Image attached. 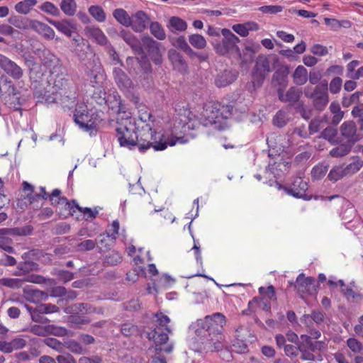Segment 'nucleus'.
I'll list each match as a JSON object with an SVG mask.
<instances>
[{
    "label": "nucleus",
    "instance_id": "f257e3e1",
    "mask_svg": "<svg viewBox=\"0 0 363 363\" xmlns=\"http://www.w3.org/2000/svg\"><path fill=\"white\" fill-rule=\"evenodd\" d=\"M178 134L175 125L170 131L163 133L152 119V114L143 110L139 111L137 119L130 121L128 125H121L116 129V138L121 147L129 150L138 147L140 152L151 147L157 151L163 150L168 145L184 144L189 141L186 136Z\"/></svg>",
    "mask_w": 363,
    "mask_h": 363
},
{
    "label": "nucleus",
    "instance_id": "f03ea898",
    "mask_svg": "<svg viewBox=\"0 0 363 363\" xmlns=\"http://www.w3.org/2000/svg\"><path fill=\"white\" fill-rule=\"evenodd\" d=\"M247 108L245 106L233 107L232 105H222L218 102L206 105L201 113L200 123L204 126L213 125L218 130H224L228 127V120L233 117L240 121L247 116Z\"/></svg>",
    "mask_w": 363,
    "mask_h": 363
},
{
    "label": "nucleus",
    "instance_id": "7ed1b4c3",
    "mask_svg": "<svg viewBox=\"0 0 363 363\" xmlns=\"http://www.w3.org/2000/svg\"><path fill=\"white\" fill-rule=\"evenodd\" d=\"M225 322V315L220 313H215L197 320L196 334L199 341L205 344L204 349L218 351L223 347L224 339L218 328H223Z\"/></svg>",
    "mask_w": 363,
    "mask_h": 363
},
{
    "label": "nucleus",
    "instance_id": "20e7f679",
    "mask_svg": "<svg viewBox=\"0 0 363 363\" xmlns=\"http://www.w3.org/2000/svg\"><path fill=\"white\" fill-rule=\"evenodd\" d=\"M223 35L221 40L214 39L211 44L216 52L219 55H226L235 52L245 63L252 60L255 51L250 46H245L243 53L238 46L240 39L228 28L220 29Z\"/></svg>",
    "mask_w": 363,
    "mask_h": 363
},
{
    "label": "nucleus",
    "instance_id": "39448f33",
    "mask_svg": "<svg viewBox=\"0 0 363 363\" xmlns=\"http://www.w3.org/2000/svg\"><path fill=\"white\" fill-rule=\"evenodd\" d=\"M154 317L156 320L153 323L152 329L147 333V338L155 342L156 350L170 353L173 350L172 345L162 347L167 342L169 334L171 333V329L168 326L170 318L162 313H156Z\"/></svg>",
    "mask_w": 363,
    "mask_h": 363
},
{
    "label": "nucleus",
    "instance_id": "423d86ee",
    "mask_svg": "<svg viewBox=\"0 0 363 363\" xmlns=\"http://www.w3.org/2000/svg\"><path fill=\"white\" fill-rule=\"evenodd\" d=\"M303 93L306 98L312 100L313 107L318 111H323L329 102L328 85L326 81L320 82L315 87L306 86Z\"/></svg>",
    "mask_w": 363,
    "mask_h": 363
},
{
    "label": "nucleus",
    "instance_id": "0eeeda50",
    "mask_svg": "<svg viewBox=\"0 0 363 363\" xmlns=\"http://www.w3.org/2000/svg\"><path fill=\"white\" fill-rule=\"evenodd\" d=\"M272 71V67L270 60L264 55H259L252 72V83L254 86H261L266 75Z\"/></svg>",
    "mask_w": 363,
    "mask_h": 363
},
{
    "label": "nucleus",
    "instance_id": "6e6552de",
    "mask_svg": "<svg viewBox=\"0 0 363 363\" xmlns=\"http://www.w3.org/2000/svg\"><path fill=\"white\" fill-rule=\"evenodd\" d=\"M341 135L353 145L363 138V133L357 130V125L353 121H345L340 128Z\"/></svg>",
    "mask_w": 363,
    "mask_h": 363
},
{
    "label": "nucleus",
    "instance_id": "1a4fd4ad",
    "mask_svg": "<svg viewBox=\"0 0 363 363\" xmlns=\"http://www.w3.org/2000/svg\"><path fill=\"white\" fill-rule=\"evenodd\" d=\"M74 120L81 128L84 129L86 131L91 130L96 128V124L90 118L85 105L78 106L74 114Z\"/></svg>",
    "mask_w": 363,
    "mask_h": 363
},
{
    "label": "nucleus",
    "instance_id": "9d476101",
    "mask_svg": "<svg viewBox=\"0 0 363 363\" xmlns=\"http://www.w3.org/2000/svg\"><path fill=\"white\" fill-rule=\"evenodd\" d=\"M142 44L145 49L147 50L153 62L156 65H161L162 62V55L160 49V44L149 35L142 38Z\"/></svg>",
    "mask_w": 363,
    "mask_h": 363
},
{
    "label": "nucleus",
    "instance_id": "9b49d317",
    "mask_svg": "<svg viewBox=\"0 0 363 363\" xmlns=\"http://www.w3.org/2000/svg\"><path fill=\"white\" fill-rule=\"evenodd\" d=\"M0 67L14 80H19L23 76V69L15 62L0 54Z\"/></svg>",
    "mask_w": 363,
    "mask_h": 363
},
{
    "label": "nucleus",
    "instance_id": "f8f14e48",
    "mask_svg": "<svg viewBox=\"0 0 363 363\" xmlns=\"http://www.w3.org/2000/svg\"><path fill=\"white\" fill-rule=\"evenodd\" d=\"M295 287L300 294L312 295L317 293L315 279L311 277H306L303 273L297 277Z\"/></svg>",
    "mask_w": 363,
    "mask_h": 363
},
{
    "label": "nucleus",
    "instance_id": "ddd939ff",
    "mask_svg": "<svg viewBox=\"0 0 363 363\" xmlns=\"http://www.w3.org/2000/svg\"><path fill=\"white\" fill-rule=\"evenodd\" d=\"M308 189V183L301 177H296L290 186L285 188L286 192L296 198H301L306 200L307 198L306 191Z\"/></svg>",
    "mask_w": 363,
    "mask_h": 363
},
{
    "label": "nucleus",
    "instance_id": "4468645a",
    "mask_svg": "<svg viewBox=\"0 0 363 363\" xmlns=\"http://www.w3.org/2000/svg\"><path fill=\"white\" fill-rule=\"evenodd\" d=\"M1 87L3 91L1 95L7 94L9 96L14 97L16 101L11 104L15 110H20L21 107V102L20 98L17 96L18 91L14 86L13 82L5 76H2Z\"/></svg>",
    "mask_w": 363,
    "mask_h": 363
},
{
    "label": "nucleus",
    "instance_id": "2eb2a0df",
    "mask_svg": "<svg viewBox=\"0 0 363 363\" xmlns=\"http://www.w3.org/2000/svg\"><path fill=\"white\" fill-rule=\"evenodd\" d=\"M150 22L149 16L143 11H138L132 15L131 25L130 27L137 33L144 31Z\"/></svg>",
    "mask_w": 363,
    "mask_h": 363
},
{
    "label": "nucleus",
    "instance_id": "dca6fc26",
    "mask_svg": "<svg viewBox=\"0 0 363 363\" xmlns=\"http://www.w3.org/2000/svg\"><path fill=\"white\" fill-rule=\"evenodd\" d=\"M168 57L174 69L183 74L188 72L189 66L182 55L174 49H170L168 52Z\"/></svg>",
    "mask_w": 363,
    "mask_h": 363
},
{
    "label": "nucleus",
    "instance_id": "f3484780",
    "mask_svg": "<svg viewBox=\"0 0 363 363\" xmlns=\"http://www.w3.org/2000/svg\"><path fill=\"white\" fill-rule=\"evenodd\" d=\"M59 200L60 206L56 211L61 218H66L69 216H72L79 208L75 200H72L71 201H69L67 199H60Z\"/></svg>",
    "mask_w": 363,
    "mask_h": 363
},
{
    "label": "nucleus",
    "instance_id": "a211bd4d",
    "mask_svg": "<svg viewBox=\"0 0 363 363\" xmlns=\"http://www.w3.org/2000/svg\"><path fill=\"white\" fill-rule=\"evenodd\" d=\"M301 94V90L296 86L289 88L286 93H284L281 89H279L278 90L279 99L284 103L288 102L291 105H294L297 103L299 101Z\"/></svg>",
    "mask_w": 363,
    "mask_h": 363
},
{
    "label": "nucleus",
    "instance_id": "6ab92c4d",
    "mask_svg": "<svg viewBox=\"0 0 363 363\" xmlns=\"http://www.w3.org/2000/svg\"><path fill=\"white\" fill-rule=\"evenodd\" d=\"M47 21L67 37H71L72 33L76 29L75 25L72 20L55 21L47 18Z\"/></svg>",
    "mask_w": 363,
    "mask_h": 363
},
{
    "label": "nucleus",
    "instance_id": "aec40b11",
    "mask_svg": "<svg viewBox=\"0 0 363 363\" xmlns=\"http://www.w3.org/2000/svg\"><path fill=\"white\" fill-rule=\"evenodd\" d=\"M113 74L115 82L121 90L127 91L132 87V81L121 69L114 68Z\"/></svg>",
    "mask_w": 363,
    "mask_h": 363
},
{
    "label": "nucleus",
    "instance_id": "412c9836",
    "mask_svg": "<svg viewBox=\"0 0 363 363\" xmlns=\"http://www.w3.org/2000/svg\"><path fill=\"white\" fill-rule=\"evenodd\" d=\"M101 103H104V104L106 105L109 108L114 111L115 112L120 113L122 111V104L121 100V96L116 91H112L110 92L107 99L105 100V98H103L101 100Z\"/></svg>",
    "mask_w": 363,
    "mask_h": 363
},
{
    "label": "nucleus",
    "instance_id": "4be33fe9",
    "mask_svg": "<svg viewBox=\"0 0 363 363\" xmlns=\"http://www.w3.org/2000/svg\"><path fill=\"white\" fill-rule=\"evenodd\" d=\"M237 73L233 70H224L219 73L215 79L217 87H225L232 84L237 79Z\"/></svg>",
    "mask_w": 363,
    "mask_h": 363
},
{
    "label": "nucleus",
    "instance_id": "5701e85b",
    "mask_svg": "<svg viewBox=\"0 0 363 363\" xmlns=\"http://www.w3.org/2000/svg\"><path fill=\"white\" fill-rule=\"evenodd\" d=\"M67 309L70 315H86L100 313L96 308L86 303H77L70 306Z\"/></svg>",
    "mask_w": 363,
    "mask_h": 363
},
{
    "label": "nucleus",
    "instance_id": "b1692460",
    "mask_svg": "<svg viewBox=\"0 0 363 363\" xmlns=\"http://www.w3.org/2000/svg\"><path fill=\"white\" fill-rule=\"evenodd\" d=\"M50 91H46L40 82L33 84V96L37 99V103H45L54 102L57 100V96L51 97L48 93Z\"/></svg>",
    "mask_w": 363,
    "mask_h": 363
},
{
    "label": "nucleus",
    "instance_id": "393cba45",
    "mask_svg": "<svg viewBox=\"0 0 363 363\" xmlns=\"http://www.w3.org/2000/svg\"><path fill=\"white\" fill-rule=\"evenodd\" d=\"M26 62L29 69L30 79L35 84L40 82L43 76L40 65L36 63L32 57L27 59Z\"/></svg>",
    "mask_w": 363,
    "mask_h": 363
},
{
    "label": "nucleus",
    "instance_id": "a878e982",
    "mask_svg": "<svg viewBox=\"0 0 363 363\" xmlns=\"http://www.w3.org/2000/svg\"><path fill=\"white\" fill-rule=\"evenodd\" d=\"M85 32L86 34L93 38L101 45H106L108 43L107 37L98 27L88 26L85 28Z\"/></svg>",
    "mask_w": 363,
    "mask_h": 363
},
{
    "label": "nucleus",
    "instance_id": "bb28decb",
    "mask_svg": "<svg viewBox=\"0 0 363 363\" xmlns=\"http://www.w3.org/2000/svg\"><path fill=\"white\" fill-rule=\"evenodd\" d=\"M232 29L239 35L242 37H247L249 35V31L258 30V25L255 22L238 23L233 25L232 26Z\"/></svg>",
    "mask_w": 363,
    "mask_h": 363
},
{
    "label": "nucleus",
    "instance_id": "cd10ccee",
    "mask_svg": "<svg viewBox=\"0 0 363 363\" xmlns=\"http://www.w3.org/2000/svg\"><path fill=\"white\" fill-rule=\"evenodd\" d=\"M303 321L307 327L313 326V322L320 325L324 322V313L320 311H312L311 314H305L302 318Z\"/></svg>",
    "mask_w": 363,
    "mask_h": 363
},
{
    "label": "nucleus",
    "instance_id": "c85d7f7f",
    "mask_svg": "<svg viewBox=\"0 0 363 363\" xmlns=\"http://www.w3.org/2000/svg\"><path fill=\"white\" fill-rule=\"evenodd\" d=\"M119 35L133 50L135 51H140L141 50L140 40L131 32L123 29Z\"/></svg>",
    "mask_w": 363,
    "mask_h": 363
},
{
    "label": "nucleus",
    "instance_id": "c756f323",
    "mask_svg": "<svg viewBox=\"0 0 363 363\" xmlns=\"http://www.w3.org/2000/svg\"><path fill=\"white\" fill-rule=\"evenodd\" d=\"M68 86V80L62 75L57 76L53 83L52 89L54 90L52 91V94L57 96V93L59 92L60 96L65 95L67 94L65 90L67 88H69Z\"/></svg>",
    "mask_w": 363,
    "mask_h": 363
},
{
    "label": "nucleus",
    "instance_id": "7c9ffc66",
    "mask_svg": "<svg viewBox=\"0 0 363 363\" xmlns=\"http://www.w3.org/2000/svg\"><path fill=\"white\" fill-rule=\"evenodd\" d=\"M294 84L296 85H303L308 80L307 69L303 65H298L292 75Z\"/></svg>",
    "mask_w": 363,
    "mask_h": 363
},
{
    "label": "nucleus",
    "instance_id": "2f4dec72",
    "mask_svg": "<svg viewBox=\"0 0 363 363\" xmlns=\"http://www.w3.org/2000/svg\"><path fill=\"white\" fill-rule=\"evenodd\" d=\"M114 18L122 26L130 27L132 16H130L126 11L123 9H116L113 12Z\"/></svg>",
    "mask_w": 363,
    "mask_h": 363
},
{
    "label": "nucleus",
    "instance_id": "473e14b6",
    "mask_svg": "<svg viewBox=\"0 0 363 363\" xmlns=\"http://www.w3.org/2000/svg\"><path fill=\"white\" fill-rule=\"evenodd\" d=\"M328 118L326 115L313 118L310 122L308 126L310 134L318 133L320 129L324 128L325 125L328 124Z\"/></svg>",
    "mask_w": 363,
    "mask_h": 363
},
{
    "label": "nucleus",
    "instance_id": "72a5a7b5",
    "mask_svg": "<svg viewBox=\"0 0 363 363\" xmlns=\"http://www.w3.org/2000/svg\"><path fill=\"white\" fill-rule=\"evenodd\" d=\"M100 67H96L94 69H88L86 71V79L89 81L93 87H96L100 83V79H102L103 75L101 74Z\"/></svg>",
    "mask_w": 363,
    "mask_h": 363
},
{
    "label": "nucleus",
    "instance_id": "f704fd0d",
    "mask_svg": "<svg viewBox=\"0 0 363 363\" xmlns=\"http://www.w3.org/2000/svg\"><path fill=\"white\" fill-rule=\"evenodd\" d=\"M37 4V0H23L17 3L15 10L21 14H28L31 9Z\"/></svg>",
    "mask_w": 363,
    "mask_h": 363
},
{
    "label": "nucleus",
    "instance_id": "c9c22d12",
    "mask_svg": "<svg viewBox=\"0 0 363 363\" xmlns=\"http://www.w3.org/2000/svg\"><path fill=\"white\" fill-rule=\"evenodd\" d=\"M67 321L72 327L79 328L82 325L89 324L91 320L85 315H69Z\"/></svg>",
    "mask_w": 363,
    "mask_h": 363
},
{
    "label": "nucleus",
    "instance_id": "e433bc0d",
    "mask_svg": "<svg viewBox=\"0 0 363 363\" xmlns=\"http://www.w3.org/2000/svg\"><path fill=\"white\" fill-rule=\"evenodd\" d=\"M9 22L16 28L21 30L29 29L30 19L22 16H11Z\"/></svg>",
    "mask_w": 363,
    "mask_h": 363
},
{
    "label": "nucleus",
    "instance_id": "4c0bfd02",
    "mask_svg": "<svg viewBox=\"0 0 363 363\" xmlns=\"http://www.w3.org/2000/svg\"><path fill=\"white\" fill-rule=\"evenodd\" d=\"M60 9L67 16H73L77 11V4L74 0H62Z\"/></svg>",
    "mask_w": 363,
    "mask_h": 363
},
{
    "label": "nucleus",
    "instance_id": "58836bf2",
    "mask_svg": "<svg viewBox=\"0 0 363 363\" xmlns=\"http://www.w3.org/2000/svg\"><path fill=\"white\" fill-rule=\"evenodd\" d=\"M189 42L190 45L196 49H204L207 43L205 38L200 34H191L189 36Z\"/></svg>",
    "mask_w": 363,
    "mask_h": 363
},
{
    "label": "nucleus",
    "instance_id": "ea45409f",
    "mask_svg": "<svg viewBox=\"0 0 363 363\" xmlns=\"http://www.w3.org/2000/svg\"><path fill=\"white\" fill-rule=\"evenodd\" d=\"M330 111L333 114L332 123L335 125H337L343 118L344 113L341 111L340 104L336 101H333L330 105Z\"/></svg>",
    "mask_w": 363,
    "mask_h": 363
},
{
    "label": "nucleus",
    "instance_id": "a19ab883",
    "mask_svg": "<svg viewBox=\"0 0 363 363\" xmlns=\"http://www.w3.org/2000/svg\"><path fill=\"white\" fill-rule=\"evenodd\" d=\"M150 30L151 34L157 40H163L166 38L165 31L160 23L158 22H152L150 23Z\"/></svg>",
    "mask_w": 363,
    "mask_h": 363
},
{
    "label": "nucleus",
    "instance_id": "79ce46f5",
    "mask_svg": "<svg viewBox=\"0 0 363 363\" xmlns=\"http://www.w3.org/2000/svg\"><path fill=\"white\" fill-rule=\"evenodd\" d=\"M346 176L345 170L343 165H337L333 167L328 175V178L331 182H337Z\"/></svg>",
    "mask_w": 363,
    "mask_h": 363
},
{
    "label": "nucleus",
    "instance_id": "37998d69",
    "mask_svg": "<svg viewBox=\"0 0 363 363\" xmlns=\"http://www.w3.org/2000/svg\"><path fill=\"white\" fill-rule=\"evenodd\" d=\"M89 14L98 22L106 21V15L104 10L99 6H91L89 9Z\"/></svg>",
    "mask_w": 363,
    "mask_h": 363
},
{
    "label": "nucleus",
    "instance_id": "c03bdc74",
    "mask_svg": "<svg viewBox=\"0 0 363 363\" xmlns=\"http://www.w3.org/2000/svg\"><path fill=\"white\" fill-rule=\"evenodd\" d=\"M65 349L69 350L75 354H82L86 352V350L82 346L80 342L74 340H68L65 341Z\"/></svg>",
    "mask_w": 363,
    "mask_h": 363
},
{
    "label": "nucleus",
    "instance_id": "a18cd8bd",
    "mask_svg": "<svg viewBox=\"0 0 363 363\" xmlns=\"http://www.w3.org/2000/svg\"><path fill=\"white\" fill-rule=\"evenodd\" d=\"M347 346L354 354H362L363 352V345L357 339L350 337L346 342Z\"/></svg>",
    "mask_w": 363,
    "mask_h": 363
},
{
    "label": "nucleus",
    "instance_id": "49530a36",
    "mask_svg": "<svg viewBox=\"0 0 363 363\" xmlns=\"http://www.w3.org/2000/svg\"><path fill=\"white\" fill-rule=\"evenodd\" d=\"M351 147L345 144H342L336 147L333 148L329 154L331 157H339L347 155L350 152Z\"/></svg>",
    "mask_w": 363,
    "mask_h": 363
},
{
    "label": "nucleus",
    "instance_id": "de8ad7c7",
    "mask_svg": "<svg viewBox=\"0 0 363 363\" xmlns=\"http://www.w3.org/2000/svg\"><path fill=\"white\" fill-rule=\"evenodd\" d=\"M328 165L324 164H318L315 166L311 171V176L314 179H322L328 172Z\"/></svg>",
    "mask_w": 363,
    "mask_h": 363
},
{
    "label": "nucleus",
    "instance_id": "09e8293b",
    "mask_svg": "<svg viewBox=\"0 0 363 363\" xmlns=\"http://www.w3.org/2000/svg\"><path fill=\"white\" fill-rule=\"evenodd\" d=\"M40 9L53 16H59L60 13L59 9L54 4L50 1L44 2L40 6Z\"/></svg>",
    "mask_w": 363,
    "mask_h": 363
},
{
    "label": "nucleus",
    "instance_id": "8fccbe9b",
    "mask_svg": "<svg viewBox=\"0 0 363 363\" xmlns=\"http://www.w3.org/2000/svg\"><path fill=\"white\" fill-rule=\"evenodd\" d=\"M337 130L331 126L325 128L321 133L320 137L328 140L330 143H336Z\"/></svg>",
    "mask_w": 363,
    "mask_h": 363
},
{
    "label": "nucleus",
    "instance_id": "3c124183",
    "mask_svg": "<svg viewBox=\"0 0 363 363\" xmlns=\"http://www.w3.org/2000/svg\"><path fill=\"white\" fill-rule=\"evenodd\" d=\"M342 295L348 301L357 300L360 301L363 298V294L359 292H356L352 287H346V289H341Z\"/></svg>",
    "mask_w": 363,
    "mask_h": 363
},
{
    "label": "nucleus",
    "instance_id": "603ef678",
    "mask_svg": "<svg viewBox=\"0 0 363 363\" xmlns=\"http://www.w3.org/2000/svg\"><path fill=\"white\" fill-rule=\"evenodd\" d=\"M45 343L49 347L59 352H62L65 350V342L62 343L56 338L49 337L45 340Z\"/></svg>",
    "mask_w": 363,
    "mask_h": 363
},
{
    "label": "nucleus",
    "instance_id": "864d4df0",
    "mask_svg": "<svg viewBox=\"0 0 363 363\" xmlns=\"http://www.w3.org/2000/svg\"><path fill=\"white\" fill-rule=\"evenodd\" d=\"M231 350L238 354L245 353L247 351V345L244 340L236 338L233 341Z\"/></svg>",
    "mask_w": 363,
    "mask_h": 363
},
{
    "label": "nucleus",
    "instance_id": "5fc2aeb1",
    "mask_svg": "<svg viewBox=\"0 0 363 363\" xmlns=\"http://www.w3.org/2000/svg\"><path fill=\"white\" fill-rule=\"evenodd\" d=\"M169 22L170 26L177 30L184 31L187 28V24L186 21L179 17H171Z\"/></svg>",
    "mask_w": 363,
    "mask_h": 363
},
{
    "label": "nucleus",
    "instance_id": "6e6d98bb",
    "mask_svg": "<svg viewBox=\"0 0 363 363\" xmlns=\"http://www.w3.org/2000/svg\"><path fill=\"white\" fill-rule=\"evenodd\" d=\"M73 40L75 43V48H74L73 52L80 58L84 57V47L86 46V43L84 40L82 38H74Z\"/></svg>",
    "mask_w": 363,
    "mask_h": 363
},
{
    "label": "nucleus",
    "instance_id": "4d7b16f0",
    "mask_svg": "<svg viewBox=\"0 0 363 363\" xmlns=\"http://www.w3.org/2000/svg\"><path fill=\"white\" fill-rule=\"evenodd\" d=\"M288 74V69L286 68L284 70H277L273 75V81L277 82L279 85L283 86L286 84V78Z\"/></svg>",
    "mask_w": 363,
    "mask_h": 363
},
{
    "label": "nucleus",
    "instance_id": "13d9d810",
    "mask_svg": "<svg viewBox=\"0 0 363 363\" xmlns=\"http://www.w3.org/2000/svg\"><path fill=\"white\" fill-rule=\"evenodd\" d=\"M362 92L357 91L349 96H345L342 98V104L344 107H349L354 104H357L359 100V96Z\"/></svg>",
    "mask_w": 363,
    "mask_h": 363
},
{
    "label": "nucleus",
    "instance_id": "bf43d9fd",
    "mask_svg": "<svg viewBox=\"0 0 363 363\" xmlns=\"http://www.w3.org/2000/svg\"><path fill=\"white\" fill-rule=\"evenodd\" d=\"M96 242L93 240H85L77 245L78 251H90L95 248Z\"/></svg>",
    "mask_w": 363,
    "mask_h": 363
},
{
    "label": "nucleus",
    "instance_id": "052dcab7",
    "mask_svg": "<svg viewBox=\"0 0 363 363\" xmlns=\"http://www.w3.org/2000/svg\"><path fill=\"white\" fill-rule=\"evenodd\" d=\"M78 211L83 213L84 218L86 220H90L96 217L99 214V211L96 208L91 209L88 207H80L78 208Z\"/></svg>",
    "mask_w": 363,
    "mask_h": 363
},
{
    "label": "nucleus",
    "instance_id": "680f3d73",
    "mask_svg": "<svg viewBox=\"0 0 363 363\" xmlns=\"http://www.w3.org/2000/svg\"><path fill=\"white\" fill-rule=\"evenodd\" d=\"M298 350L301 353V359L305 361H315L316 359L315 356L313 353V352H311L309 349L306 348L305 345H299Z\"/></svg>",
    "mask_w": 363,
    "mask_h": 363
},
{
    "label": "nucleus",
    "instance_id": "e2e57ef3",
    "mask_svg": "<svg viewBox=\"0 0 363 363\" xmlns=\"http://www.w3.org/2000/svg\"><path fill=\"white\" fill-rule=\"evenodd\" d=\"M118 230L119 222L117 220H113L106 232V236L113 240H116L118 234Z\"/></svg>",
    "mask_w": 363,
    "mask_h": 363
},
{
    "label": "nucleus",
    "instance_id": "0e129e2a",
    "mask_svg": "<svg viewBox=\"0 0 363 363\" xmlns=\"http://www.w3.org/2000/svg\"><path fill=\"white\" fill-rule=\"evenodd\" d=\"M273 123L278 128H282L286 124V113L279 111L273 118Z\"/></svg>",
    "mask_w": 363,
    "mask_h": 363
},
{
    "label": "nucleus",
    "instance_id": "69168bd1",
    "mask_svg": "<svg viewBox=\"0 0 363 363\" xmlns=\"http://www.w3.org/2000/svg\"><path fill=\"white\" fill-rule=\"evenodd\" d=\"M122 260V257L118 252L113 251L106 257L105 262L110 265H116Z\"/></svg>",
    "mask_w": 363,
    "mask_h": 363
},
{
    "label": "nucleus",
    "instance_id": "338daca9",
    "mask_svg": "<svg viewBox=\"0 0 363 363\" xmlns=\"http://www.w3.org/2000/svg\"><path fill=\"white\" fill-rule=\"evenodd\" d=\"M342 84V80L341 78H340L338 77L333 78L329 84L330 91L332 94L339 93L340 91L341 90Z\"/></svg>",
    "mask_w": 363,
    "mask_h": 363
},
{
    "label": "nucleus",
    "instance_id": "774afa93",
    "mask_svg": "<svg viewBox=\"0 0 363 363\" xmlns=\"http://www.w3.org/2000/svg\"><path fill=\"white\" fill-rule=\"evenodd\" d=\"M351 113L354 118H358L357 123L359 126V131H363V111H362L360 106H354L352 108Z\"/></svg>",
    "mask_w": 363,
    "mask_h": 363
}]
</instances>
